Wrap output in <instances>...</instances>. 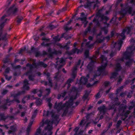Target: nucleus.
I'll return each mask as SVG.
<instances>
[{
  "instance_id": "1",
  "label": "nucleus",
  "mask_w": 135,
  "mask_h": 135,
  "mask_svg": "<svg viewBox=\"0 0 135 135\" xmlns=\"http://www.w3.org/2000/svg\"><path fill=\"white\" fill-rule=\"evenodd\" d=\"M124 87V86H122L118 88L116 90L115 94H109V97L113 102L112 103V105H110L108 108H107L104 105H103L98 108V109L101 113L104 114L108 109L110 110L112 109H114V111L115 112L117 110H118L120 114L124 116V118L123 119L124 120L128 116V115L130 113L129 110H127L126 109L127 106L123 104H120V103L118 101V99L117 97V94Z\"/></svg>"
},
{
  "instance_id": "2",
  "label": "nucleus",
  "mask_w": 135,
  "mask_h": 135,
  "mask_svg": "<svg viewBox=\"0 0 135 135\" xmlns=\"http://www.w3.org/2000/svg\"><path fill=\"white\" fill-rule=\"evenodd\" d=\"M43 115L51 117L52 120L51 121L47 120L44 122V120L43 119L42 121V125L37 129L35 135H51L52 124L56 123L58 122L59 116L55 114L53 110L51 111L44 110Z\"/></svg>"
},
{
  "instance_id": "3",
  "label": "nucleus",
  "mask_w": 135,
  "mask_h": 135,
  "mask_svg": "<svg viewBox=\"0 0 135 135\" xmlns=\"http://www.w3.org/2000/svg\"><path fill=\"white\" fill-rule=\"evenodd\" d=\"M131 43L133 45L128 48L126 51L124 53L123 57L121 59H118L116 60V63L115 65V71L112 74L110 78H115L118 74L117 71L120 70L122 67L120 63L124 61L126 59L127 61L126 63V65L127 67H130L133 62V60L131 59V57L134 55L135 51V39H132L131 41Z\"/></svg>"
},
{
  "instance_id": "4",
  "label": "nucleus",
  "mask_w": 135,
  "mask_h": 135,
  "mask_svg": "<svg viewBox=\"0 0 135 135\" xmlns=\"http://www.w3.org/2000/svg\"><path fill=\"white\" fill-rule=\"evenodd\" d=\"M133 28L132 27H127L123 31L122 33L120 34H119L117 35V37L120 39L117 42L114 43L112 42L111 45V47L114 49L113 50H115V51H112L110 54V56L111 57H113L115 55L116 53V51L117 50L119 51L120 49L122 44L123 43L122 40L125 39V37L124 35V33L126 32H127V34H128L130 33L131 31Z\"/></svg>"
},
{
  "instance_id": "5",
  "label": "nucleus",
  "mask_w": 135,
  "mask_h": 135,
  "mask_svg": "<svg viewBox=\"0 0 135 135\" xmlns=\"http://www.w3.org/2000/svg\"><path fill=\"white\" fill-rule=\"evenodd\" d=\"M30 61H32V65L28 63L26 65V67H24V69H27L28 70L24 75H28V78L30 80L33 81L34 80L35 75L33 72V70L34 67L36 68H38L39 66L45 68L47 66V64H45L43 62L39 61L37 64L35 63L36 60L32 59H30L28 60Z\"/></svg>"
},
{
  "instance_id": "6",
  "label": "nucleus",
  "mask_w": 135,
  "mask_h": 135,
  "mask_svg": "<svg viewBox=\"0 0 135 135\" xmlns=\"http://www.w3.org/2000/svg\"><path fill=\"white\" fill-rule=\"evenodd\" d=\"M72 97H71L68 102H66L64 104H62L61 102L57 103L56 102L55 104L54 108L58 112L61 111L63 113L62 116L66 115L68 111V106L72 105Z\"/></svg>"
},
{
  "instance_id": "7",
  "label": "nucleus",
  "mask_w": 135,
  "mask_h": 135,
  "mask_svg": "<svg viewBox=\"0 0 135 135\" xmlns=\"http://www.w3.org/2000/svg\"><path fill=\"white\" fill-rule=\"evenodd\" d=\"M99 61H98L99 62L102 63V66L99 67L97 72L96 74L94 75V79H95L98 76L102 75H107L108 73L105 70V67L107 65V58L103 55H102L99 59Z\"/></svg>"
},
{
  "instance_id": "8",
  "label": "nucleus",
  "mask_w": 135,
  "mask_h": 135,
  "mask_svg": "<svg viewBox=\"0 0 135 135\" xmlns=\"http://www.w3.org/2000/svg\"><path fill=\"white\" fill-rule=\"evenodd\" d=\"M68 94H70V95H71L70 100L71 97H72L73 98H72L73 101L72 102L73 104L72 105L69 106L68 108L70 107L73 108L75 106H77L79 103V102H76L75 103V105H73L74 104V103L73 102V101L75 99L77 98V97L79 95L78 90L75 87H73L70 90V93H68Z\"/></svg>"
},
{
  "instance_id": "9",
  "label": "nucleus",
  "mask_w": 135,
  "mask_h": 135,
  "mask_svg": "<svg viewBox=\"0 0 135 135\" xmlns=\"http://www.w3.org/2000/svg\"><path fill=\"white\" fill-rule=\"evenodd\" d=\"M68 94H70V95H71L70 100L71 97H72L73 98H72L73 101L72 102L73 104L72 105L69 106L68 108L70 107L73 108L75 106H77L79 103V102H76L75 103V105H73L74 104V103L73 102V101L75 99L77 98V97L79 95L78 90L75 87H73L70 90V93H68Z\"/></svg>"
},
{
  "instance_id": "10",
  "label": "nucleus",
  "mask_w": 135,
  "mask_h": 135,
  "mask_svg": "<svg viewBox=\"0 0 135 135\" xmlns=\"http://www.w3.org/2000/svg\"><path fill=\"white\" fill-rule=\"evenodd\" d=\"M120 6L122 7V9L120 12L121 17L119 18V21H120L122 18L124 17L127 12L129 14H131L132 12V8L128 5L127 4L125 5H123L121 4Z\"/></svg>"
},
{
  "instance_id": "11",
  "label": "nucleus",
  "mask_w": 135,
  "mask_h": 135,
  "mask_svg": "<svg viewBox=\"0 0 135 135\" xmlns=\"http://www.w3.org/2000/svg\"><path fill=\"white\" fill-rule=\"evenodd\" d=\"M101 11V10H99L98 11L93 21L94 22H96L97 23L96 25L98 26H100L99 23V21H102L104 20H105L106 21H107L108 20V17L100 13Z\"/></svg>"
},
{
  "instance_id": "12",
  "label": "nucleus",
  "mask_w": 135,
  "mask_h": 135,
  "mask_svg": "<svg viewBox=\"0 0 135 135\" xmlns=\"http://www.w3.org/2000/svg\"><path fill=\"white\" fill-rule=\"evenodd\" d=\"M98 51H97L96 53V55H94L92 57L90 58L91 61L89 63L87 66L88 69L90 71H91L93 68V65L95 62H97L96 59L97 57L96 56L99 54Z\"/></svg>"
},
{
  "instance_id": "13",
  "label": "nucleus",
  "mask_w": 135,
  "mask_h": 135,
  "mask_svg": "<svg viewBox=\"0 0 135 135\" xmlns=\"http://www.w3.org/2000/svg\"><path fill=\"white\" fill-rule=\"evenodd\" d=\"M102 33L100 32L98 34L97 36V40L94 43H101L102 42L105 38H106L108 41L110 40V37L109 36H107L105 37H104L102 35Z\"/></svg>"
},
{
  "instance_id": "14",
  "label": "nucleus",
  "mask_w": 135,
  "mask_h": 135,
  "mask_svg": "<svg viewBox=\"0 0 135 135\" xmlns=\"http://www.w3.org/2000/svg\"><path fill=\"white\" fill-rule=\"evenodd\" d=\"M9 18H8L7 16L4 15L3 16L0 20V29L1 30L4 27L5 23L9 20Z\"/></svg>"
},
{
  "instance_id": "15",
  "label": "nucleus",
  "mask_w": 135,
  "mask_h": 135,
  "mask_svg": "<svg viewBox=\"0 0 135 135\" xmlns=\"http://www.w3.org/2000/svg\"><path fill=\"white\" fill-rule=\"evenodd\" d=\"M94 1L89 2L88 0H86L87 3L86 5H85V8L90 7H93L94 9L96 7H97L99 3L98 0H94Z\"/></svg>"
},
{
  "instance_id": "16",
  "label": "nucleus",
  "mask_w": 135,
  "mask_h": 135,
  "mask_svg": "<svg viewBox=\"0 0 135 135\" xmlns=\"http://www.w3.org/2000/svg\"><path fill=\"white\" fill-rule=\"evenodd\" d=\"M44 74L47 76V78L49 80V83H48L47 81H42L41 82V83L44 84L45 85H48L49 86L52 87V83L51 82V79L49 77V76H50V73H48L44 71Z\"/></svg>"
},
{
  "instance_id": "17",
  "label": "nucleus",
  "mask_w": 135,
  "mask_h": 135,
  "mask_svg": "<svg viewBox=\"0 0 135 135\" xmlns=\"http://www.w3.org/2000/svg\"><path fill=\"white\" fill-rule=\"evenodd\" d=\"M57 61L56 62V67H58V69H60L63 65V63L64 62V60L63 58L60 59L57 58L56 59Z\"/></svg>"
},
{
  "instance_id": "18",
  "label": "nucleus",
  "mask_w": 135,
  "mask_h": 135,
  "mask_svg": "<svg viewBox=\"0 0 135 135\" xmlns=\"http://www.w3.org/2000/svg\"><path fill=\"white\" fill-rule=\"evenodd\" d=\"M80 63L81 60H79L73 69L72 75L73 79H74L76 76L77 67L80 65Z\"/></svg>"
},
{
  "instance_id": "19",
  "label": "nucleus",
  "mask_w": 135,
  "mask_h": 135,
  "mask_svg": "<svg viewBox=\"0 0 135 135\" xmlns=\"http://www.w3.org/2000/svg\"><path fill=\"white\" fill-rule=\"evenodd\" d=\"M25 93V91H19L17 93L15 94L14 95V100L18 103H20V101L17 98V97L22 94H24Z\"/></svg>"
},
{
  "instance_id": "20",
  "label": "nucleus",
  "mask_w": 135,
  "mask_h": 135,
  "mask_svg": "<svg viewBox=\"0 0 135 135\" xmlns=\"http://www.w3.org/2000/svg\"><path fill=\"white\" fill-rule=\"evenodd\" d=\"M17 9L15 5H13L9 9L8 12L11 14H14L17 12Z\"/></svg>"
},
{
  "instance_id": "21",
  "label": "nucleus",
  "mask_w": 135,
  "mask_h": 135,
  "mask_svg": "<svg viewBox=\"0 0 135 135\" xmlns=\"http://www.w3.org/2000/svg\"><path fill=\"white\" fill-rule=\"evenodd\" d=\"M10 71V68L8 67L6 68L5 72L3 74L4 76L5 77L6 79L8 80H10L12 78L11 76H8L6 75V74H8L9 73Z\"/></svg>"
},
{
  "instance_id": "22",
  "label": "nucleus",
  "mask_w": 135,
  "mask_h": 135,
  "mask_svg": "<svg viewBox=\"0 0 135 135\" xmlns=\"http://www.w3.org/2000/svg\"><path fill=\"white\" fill-rule=\"evenodd\" d=\"M13 101H10L8 99H7L6 100V102L5 104L3 105L2 106V108L4 109H7V107H6L7 105H10L13 102Z\"/></svg>"
},
{
  "instance_id": "23",
  "label": "nucleus",
  "mask_w": 135,
  "mask_h": 135,
  "mask_svg": "<svg viewBox=\"0 0 135 135\" xmlns=\"http://www.w3.org/2000/svg\"><path fill=\"white\" fill-rule=\"evenodd\" d=\"M29 83L28 81L26 79L24 80V81L23 88L25 89L28 90L29 89L30 87L29 86Z\"/></svg>"
},
{
  "instance_id": "24",
  "label": "nucleus",
  "mask_w": 135,
  "mask_h": 135,
  "mask_svg": "<svg viewBox=\"0 0 135 135\" xmlns=\"http://www.w3.org/2000/svg\"><path fill=\"white\" fill-rule=\"evenodd\" d=\"M88 120V118L87 117H86L85 119L84 118L81 121L80 123V125L83 126H84V125L86 123V127H87L89 124L88 123H87Z\"/></svg>"
},
{
  "instance_id": "25",
  "label": "nucleus",
  "mask_w": 135,
  "mask_h": 135,
  "mask_svg": "<svg viewBox=\"0 0 135 135\" xmlns=\"http://www.w3.org/2000/svg\"><path fill=\"white\" fill-rule=\"evenodd\" d=\"M88 81V79L84 77H82L81 78L80 83L81 84L85 85L87 83Z\"/></svg>"
},
{
  "instance_id": "26",
  "label": "nucleus",
  "mask_w": 135,
  "mask_h": 135,
  "mask_svg": "<svg viewBox=\"0 0 135 135\" xmlns=\"http://www.w3.org/2000/svg\"><path fill=\"white\" fill-rule=\"evenodd\" d=\"M48 53L49 54V55L50 56H52L53 54H58V51L55 50H54L52 51L51 49L50 48L48 50Z\"/></svg>"
},
{
  "instance_id": "27",
  "label": "nucleus",
  "mask_w": 135,
  "mask_h": 135,
  "mask_svg": "<svg viewBox=\"0 0 135 135\" xmlns=\"http://www.w3.org/2000/svg\"><path fill=\"white\" fill-rule=\"evenodd\" d=\"M73 79L71 78L67 80L66 83L65 84V85L64 87L66 85H67V89H68L71 86V85L70 84V83L72 82H73Z\"/></svg>"
},
{
  "instance_id": "28",
  "label": "nucleus",
  "mask_w": 135,
  "mask_h": 135,
  "mask_svg": "<svg viewBox=\"0 0 135 135\" xmlns=\"http://www.w3.org/2000/svg\"><path fill=\"white\" fill-rule=\"evenodd\" d=\"M11 130L8 131V133L9 134L13 133L17 130V128L15 126H12L10 128Z\"/></svg>"
},
{
  "instance_id": "29",
  "label": "nucleus",
  "mask_w": 135,
  "mask_h": 135,
  "mask_svg": "<svg viewBox=\"0 0 135 135\" xmlns=\"http://www.w3.org/2000/svg\"><path fill=\"white\" fill-rule=\"evenodd\" d=\"M6 35L5 34L3 33L1 31L0 32V41L1 40H6L7 38L6 37Z\"/></svg>"
},
{
  "instance_id": "30",
  "label": "nucleus",
  "mask_w": 135,
  "mask_h": 135,
  "mask_svg": "<svg viewBox=\"0 0 135 135\" xmlns=\"http://www.w3.org/2000/svg\"><path fill=\"white\" fill-rule=\"evenodd\" d=\"M33 120L31 121L29 123L28 127L27 129V133H29L30 132L31 130V127L32 124H33Z\"/></svg>"
},
{
  "instance_id": "31",
  "label": "nucleus",
  "mask_w": 135,
  "mask_h": 135,
  "mask_svg": "<svg viewBox=\"0 0 135 135\" xmlns=\"http://www.w3.org/2000/svg\"><path fill=\"white\" fill-rule=\"evenodd\" d=\"M70 42H68L67 43V44L66 45H62L61 44H59V46L61 48H65L66 49H68L69 47H68V46L70 44Z\"/></svg>"
},
{
  "instance_id": "32",
  "label": "nucleus",
  "mask_w": 135,
  "mask_h": 135,
  "mask_svg": "<svg viewBox=\"0 0 135 135\" xmlns=\"http://www.w3.org/2000/svg\"><path fill=\"white\" fill-rule=\"evenodd\" d=\"M80 51L79 49H77V48H75L73 49L72 51H71L70 53V54H72L75 53H77V54H78Z\"/></svg>"
},
{
  "instance_id": "33",
  "label": "nucleus",
  "mask_w": 135,
  "mask_h": 135,
  "mask_svg": "<svg viewBox=\"0 0 135 135\" xmlns=\"http://www.w3.org/2000/svg\"><path fill=\"white\" fill-rule=\"evenodd\" d=\"M30 98V97L29 95L26 96L23 98L22 100V102L23 103H26V101L28 100Z\"/></svg>"
},
{
  "instance_id": "34",
  "label": "nucleus",
  "mask_w": 135,
  "mask_h": 135,
  "mask_svg": "<svg viewBox=\"0 0 135 135\" xmlns=\"http://www.w3.org/2000/svg\"><path fill=\"white\" fill-rule=\"evenodd\" d=\"M36 103L37 105H40L42 104V100L40 98H38L36 100Z\"/></svg>"
},
{
  "instance_id": "35",
  "label": "nucleus",
  "mask_w": 135,
  "mask_h": 135,
  "mask_svg": "<svg viewBox=\"0 0 135 135\" xmlns=\"http://www.w3.org/2000/svg\"><path fill=\"white\" fill-rule=\"evenodd\" d=\"M103 90V89H101L95 95V97L96 99H98L100 98L101 96L100 93H102V92L101 91H102Z\"/></svg>"
},
{
  "instance_id": "36",
  "label": "nucleus",
  "mask_w": 135,
  "mask_h": 135,
  "mask_svg": "<svg viewBox=\"0 0 135 135\" xmlns=\"http://www.w3.org/2000/svg\"><path fill=\"white\" fill-rule=\"evenodd\" d=\"M67 93L65 92L63 93H61V94H58L57 96V99H59L61 97H64Z\"/></svg>"
},
{
  "instance_id": "37",
  "label": "nucleus",
  "mask_w": 135,
  "mask_h": 135,
  "mask_svg": "<svg viewBox=\"0 0 135 135\" xmlns=\"http://www.w3.org/2000/svg\"><path fill=\"white\" fill-rule=\"evenodd\" d=\"M23 19V17L22 16H18L17 18V23H20Z\"/></svg>"
},
{
  "instance_id": "38",
  "label": "nucleus",
  "mask_w": 135,
  "mask_h": 135,
  "mask_svg": "<svg viewBox=\"0 0 135 135\" xmlns=\"http://www.w3.org/2000/svg\"><path fill=\"white\" fill-rule=\"evenodd\" d=\"M92 25V23H90L89 24V26L87 28V30H86L85 31V32L84 33L85 34V35H86L87 33L88 32V31H90L91 29V26Z\"/></svg>"
},
{
  "instance_id": "39",
  "label": "nucleus",
  "mask_w": 135,
  "mask_h": 135,
  "mask_svg": "<svg viewBox=\"0 0 135 135\" xmlns=\"http://www.w3.org/2000/svg\"><path fill=\"white\" fill-rule=\"evenodd\" d=\"M116 19L117 17L115 16L114 17L111 19L110 22H112L114 24H115V22L116 21Z\"/></svg>"
},
{
  "instance_id": "40",
  "label": "nucleus",
  "mask_w": 135,
  "mask_h": 135,
  "mask_svg": "<svg viewBox=\"0 0 135 135\" xmlns=\"http://www.w3.org/2000/svg\"><path fill=\"white\" fill-rule=\"evenodd\" d=\"M6 118V117L4 116L3 114L0 113V119L1 120H5Z\"/></svg>"
},
{
  "instance_id": "41",
  "label": "nucleus",
  "mask_w": 135,
  "mask_h": 135,
  "mask_svg": "<svg viewBox=\"0 0 135 135\" xmlns=\"http://www.w3.org/2000/svg\"><path fill=\"white\" fill-rule=\"evenodd\" d=\"M59 36H55L53 38V39L55 42H56L57 41H59L60 40V39L59 37Z\"/></svg>"
},
{
  "instance_id": "42",
  "label": "nucleus",
  "mask_w": 135,
  "mask_h": 135,
  "mask_svg": "<svg viewBox=\"0 0 135 135\" xmlns=\"http://www.w3.org/2000/svg\"><path fill=\"white\" fill-rule=\"evenodd\" d=\"M102 30L104 32V33L105 34L107 33L108 31L107 30V28L106 27H104L102 28Z\"/></svg>"
},
{
  "instance_id": "43",
  "label": "nucleus",
  "mask_w": 135,
  "mask_h": 135,
  "mask_svg": "<svg viewBox=\"0 0 135 135\" xmlns=\"http://www.w3.org/2000/svg\"><path fill=\"white\" fill-rule=\"evenodd\" d=\"M99 115H98L97 116V117L95 119V120L93 121V123L95 124H96L98 122L99 119L98 118L99 117Z\"/></svg>"
},
{
  "instance_id": "44",
  "label": "nucleus",
  "mask_w": 135,
  "mask_h": 135,
  "mask_svg": "<svg viewBox=\"0 0 135 135\" xmlns=\"http://www.w3.org/2000/svg\"><path fill=\"white\" fill-rule=\"evenodd\" d=\"M123 76H120L119 77H118L117 79H118V82L120 83L122 81V78H123Z\"/></svg>"
},
{
  "instance_id": "45",
  "label": "nucleus",
  "mask_w": 135,
  "mask_h": 135,
  "mask_svg": "<svg viewBox=\"0 0 135 135\" xmlns=\"http://www.w3.org/2000/svg\"><path fill=\"white\" fill-rule=\"evenodd\" d=\"M122 123V121L120 120H119L118 121L117 124L116 125V127L117 128L119 127L120 125Z\"/></svg>"
},
{
  "instance_id": "46",
  "label": "nucleus",
  "mask_w": 135,
  "mask_h": 135,
  "mask_svg": "<svg viewBox=\"0 0 135 135\" xmlns=\"http://www.w3.org/2000/svg\"><path fill=\"white\" fill-rule=\"evenodd\" d=\"M79 19H80L82 21H83V23L87 22L86 21V18L85 17H83V18H79Z\"/></svg>"
},
{
  "instance_id": "47",
  "label": "nucleus",
  "mask_w": 135,
  "mask_h": 135,
  "mask_svg": "<svg viewBox=\"0 0 135 135\" xmlns=\"http://www.w3.org/2000/svg\"><path fill=\"white\" fill-rule=\"evenodd\" d=\"M89 51L88 50H86L85 51V55L86 58L88 57L89 56Z\"/></svg>"
},
{
  "instance_id": "48",
  "label": "nucleus",
  "mask_w": 135,
  "mask_h": 135,
  "mask_svg": "<svg viewBox=\"0 0 135 135\" xmlns=\"http://www.w3.org/2000/svg\"><path fill=\"white\" fill-rule=\"evenodd\" d=\"M8 92V90L6 89H3L2 92V94L3 95H5Z\"/></svg>"
},
{
  "instance_id": "49",
  "label": "nucleus",
  "mask_w": 135,
  "mask_h": 135,
  "mask_svg": "<svg viewBox=\"0 0 135 135\" xmlns=\"http://www.w3.org/2000/svg\"><path fill=\"white\" fill-rule=\"evenodd\" d=\"M26 48L24 47L23 48H22L19 52V54H21L23 52L25 51L26 50Z\"/></svg>"
},
{
  "instance_id": "50",
  "label": "nucleus",
  "mask_w": 135,
  "mask_h": 135,
  "mask_svg": "<svg viewBox=\"0 0 135 135\" xmlns=\"http://www.w3.org/2000/svg\"><path fill=\"white\" fill-rule=\"evenodd\" d=\"M88 94L87 93H85L83 97V98L84 99V100H85L87 99L88 98Z\"/></svg>"
},
{
  "instance_id": "51",
  "label": "nucleus",
  "mask_w": 135,
  "mask_h": 135,
  "mask_svg": "<svg viewBox=\"0 0 135 135\" xmlns=\"http://www.w3.org/2000/svg\"><path fill=\"white\" fill-rule=\"evenodd\" d=\"M50 44H45V42H42L41 45L42 46H49V45Z\"/></svg>"
},
{
  "instance_id": "52",
  "label": "nucleus",
  "mask_w": 135,
  "mask_h": 135,
  "mask_svg": "<svg viewBox=\"0 0 135 135\" xmlns=\"http://www.w3.org/2000/svg\"><path fill=\"white\" fill-rule=\"evenodd\" d=\"M59 71L58 72L56 73L55 74V76H54V78L55 79H57L58 78V76L59 75Z\"/></svg>"
},
{
  "instance_id": "53",
  "label": "nucleus",
  "mask_w": 135,
  "mask_h": 135,
  "mask_svg": "<svg viewBox=\"0 0 135 135\" xmlns=\"http://www.w3.org/2000/svg\"><path fill=\"white\" fill-rule=\"evenodd\" d=\"M41 54L40 52H37L36 53V57H38L40 56Z\"/></svg>"
},
{
  "instance_id": "54",
  "label": "nucleus",
  "mask_w": 135,
  "mask_h": 135,
  "mask_svg": "<svg viewBox=\"0 0 135 135\" xmlns=\"http://www.w3.org/2000/svg\"><path fill=\"white\" fill-rule=\"evenodd\" d=\"M42 40H45L46 41H48L49 40V38H47L45 37H43L42 38Z\"/></svg>"
},
{
  "instance_id": "55",
  "label": "nucleus",
  "mask_w": 135,
  "mask_h": 135,
  "mask_svg": "<svg viewBox=\"0 0 135 135\" xmlns=\"http://www.w3.org/2000/svg\"><path fill=\"white\" fill-rule=\"evenodd\" d=\"M20 74H21V73L20 71H19L18 73H17V72H15L14 73L13 75H14L15 76H17L19 75H20Z\"/></svg>"
},
{
  "instance_id": "56",
  "label": "nucleus",
  "mask_w": 135,
  "mask_h": 135,
  "mask_svg": "<svg viewBox=\"0 0 135 135\" xmlns=\"http://www.w3.org/2000/svg\"><path fill=\"white\" fill-rule=\"evenodd\" d=\"M79 129V128L76 127L74 129V131L76 132L75 134H74V135H76L77 134V131Z\"/></svg>"
},
{
  "instance_id": "57",
  "label": "nucleus",
  "mask_w": 135,
  "mask_h": 135,
  "mask_svg": "<svg viewBox=\"0 0 135 135\" xmlns=\"http://www.w3.org/2000/svg\"><path fill=\"white\" fill-rule=\"evenodd\" d=\"M36 115V114L33 113L31 117L32 120L31 121H32L33 120V121H34V120L33 119L35 117Z\"/></svg>"
},
{
  "instance_id": "58",
  "label": "nucleus",
  "mask_w": 135,
  "mask_h": 135,
  "mask_svg": "<svg viewBox=\"0 0 135 135\" xmlns=\"http://www.w3.org/2000/svg\"><path fill=\"white\" fill-rule=\"evenodd\" d=\"M109 82L108 81H105L104 83V85L105 87H107L109 84Z\"/></svg>"
},
{
  "instance_id": "59",
  "label": "nucleus",
  "mask_w": 135,
  "mask_h": 135,
  "mask_svg": "<svg viewBox=\"0 0 135 135\" xmlns=\"http://www.w3.org/2000/svg\"><path fill=\"white\" fill-rule=\"evenodd\" d=\"M46 91L47 94L48 95L50 93V90L49 89H46Z\"/></svg>"
},
{
  "instance_id": "60",
  "label": "nucleus",
  "mask_w": 135,
  "mask_h": 135,
  "mask_svg": "<svg viewBox=\"0 0 135 135\" xmlns=\"http://www.w3.org/2000/svg\"><path fill=\"white\" fill-rule=\"evenodd\" d=\"M9 59H4L3 60V62L4 63H6L8 62L9 61Z\"/></svg>"
},
{
  "instance_id": "61",
  "label": "nucleus",
  "mask_w": 135,
  "mask_h": 135,
  "mask_svg": "<svg viewBox=\"0 0 135 135\" xmlns=\"http://www.w3.org/2000/svg\"><path fill=\"white\" fill-rule=\"evenodd\" d=\"M122 0H117L116 3V5L117 6L119 3L122 1Z\"/></svg>"
},
{
  "instance_id": "62",
  "label": "nucleus",
  "mask_w": 135,
  "mask_h": 135,
  "mask_svg": "<svg viewBox=\"0 0 135 135\" xmlns=\"http://www.w3.org/2000/svg\"><path fill=\"white\" fill-rule=\"evenodd\" d=\"M64 29L65 30L68 31V30L71 29V28H68L67 26H65L64 27Z\"/></svg>"
},
{
  "instance_id": "63",
  "label": "nucleus",
  "mask_w": 135,
  "mask_h": 135,
  "mask_svg": "<svg viewBox=\"0 0 135 135\" xmlns=\"http://www.w3.org/2000/svg\"><path fill=\"white\" fill-rule=\"evenodd\" d=\"M52 1L54 5L56 4V3L57 2V1L56 0H52Z\"/></svg>"
},
{
  "instance_id": "64",
  "label": "nucleus",
  "mask_w": 135,
  "mask_h": 135,
  "mask_svg": "<svg viewBox=\"0 0 135 135\" xmlns=\"http://www.w3.org/2000/svg\"><path fill=\"white\" fill-rule=\"evenodd\" d=\"M131 3H133L134 4H135V0H131L130 2Z\"/></svg>"
}]
</instances>
